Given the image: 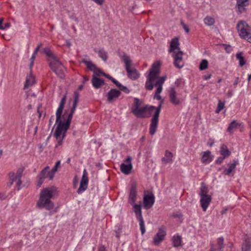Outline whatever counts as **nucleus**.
Segmentation results:
<instances>
[{
    "mask_svg": "<svg viewBox=\"0 0 251 251\" xmlns=\"http://www.w3.org/2000/svg\"><path fill=\"white\" fill-rule=\"evenodd\" d=\"M227 211V208H224L222 211H221V214L222 215L225 214Z\"/></svg>",
    "mask_w": 251,
    "mask_h": 251,
    "instance_id": "56",
    "label": "nucleus"
},
{
    "mask_svg": "<svg viewBox=\"0 0 251 251\" xmlns=\"http://www.w3.org/2000/svg\"><path fill=\"white\" fill-rule=\"evenodd\" d=\"M3 21V19L0 18V29L1 30H5L9 28L10 26V24L6 23L4 25H2Z\"/></svg>",
    "mask_w": 251,
    "mask_h": 251,
    "instance_id": "38",
    "label": "nucleus"
},
{
    "mask_svg": "<svg viewBox=\"0 0 251 251\" xmlns=\"http://www.w3.org/2000/svg\"><path fill=\"white\" fill-rule=\"evenodd\" d=\"M131 157L127 156V158L124 160L125 162H127V164L125 163H122L120 165L121 171L125 175H128L130 174L131 169H132V165L131 163Z\"/></svg>",
    "mask_w": 251,
    "mask_h": 251,
    "instance_id": "12",
    "label": "nucleus"
},
{
    "mask_svg": "<svg viewBox=\"0 0 251 251\" xmlns=\"http://www.w3.org/2000/svg\"><path fill=\"white\" fill-rule=\"evenodd\" d=\"M225 103L221 100H219L217 108L216 110V112L219 113L224 107Z\"/></svg>",
    "mask_w": 251,
    "mask_h": 251,
    "instance_id": "41",
    "label": "nucleus"
},
{
    "mask_svg": "<svg viewBox=\"0 0 251 251\" xmlns=\"http://www.w3.org/2000/svg\"><path fill=\"white\" fill-rule=\"evenodd\" d=\"M137 187L136 183H133L131 185L128 192V202L130 204L135 203L137 200Z\"/></svg>",
    "mask_w": 251,
    "mask_h": 251,
    "instance_id": "10",
    "label": "nucleus"
},
{
    "mask_svg": "<svg viewBox=\"0 0 251 251\" xmlns=\"http://www.w3.org/2000/svg\"><path fill=\"white\" fill-rule=\"evenodd\" d=\"M49 65L57 75L60 77L63 76L64 67L57 56L49 61Z\"/></svg>",
    "mask_w": 251,
    "mask_h": 251,
    "instance_id": "8",
    "label": "nucleus"
},
{
    "mask_svg": "<svg viewBox=\"0 0 251 251\" xmlns=\"http://www.w3.org/2000/svg\"><path fill=\"white\" fill-rule=\"evenodd\" d=\"M98 5H101L103 4L104 0H92Z\"/></svg>",
    "mask_w": 251,
    "mask_h": 251,
    "instance_id": "47",
    "label": "nucleus"
},
{
    "mask_svg": "<svg viewBox=\"0 0 251 251\" xmlns=\"http://www.w3.org/2000/svg\"><path fill=\"white\" fill-rule=\"evenodd\" d=\"M121 94L120 91L116 89H111L107 94V100L109 102H112L118 98Z\"/></svg>",
    "mask_w": 251,
    "mask_h": 251,
    "instance_id": "18",
    "label": "nucleus"
},
{
    "mask_svg": "<svg viewBox=\"0 0 251 251\" xmlns=\"http://www.w3.org/2000/svg\"><path fill=\"white\" fill-rule=\"evenodd\" d=\"M100 75H105V74L102 72L100 69L96 68V69L94 72V75H95L98 77Z\"/></svg>",
    "mask_w": 251,
    "mask_h": 251,
    "instance_id": "42",
    "label": "nucleus"
},
{
    "mask_svg": "<svg viewBox=\"0 0 251 251\" xmlns=\"http://www.w3.org/2000/svg\"><path fill=\"white\" fill-rule=\"evenodd\" d=\"M210 151H205V163H209L212 160V156L210 155Z\"/></svg>",
    "mask_w": 251,
    "mask_h": 251,
    "instance_id": "40",
    "label": "nucleus"
},
{
    "mask_svg": "<svg viewBox=\"0 0 251 251\" xmlns=\"http://www.w3.org/2000/svg\"><path fill=\"white\" fill-rule=\"evenodd\" d=\"M6 196L3 193H0V200L5 199Z\"/></svg>",
    "mask_w": 251,
    "mask_h": 251,
    "instance_id": "53",
    "label": "nucleus"
},
{
    "mask_svg": "<svg viewBox=\"0 0 251 251\" xmlns=\"http://www.w3.org/2000/svg\"><path fill=\"white\" fill-rule=\"evenodd\" d=\"M41 46H42V44H40L36 48V49H35V50H34V51L33 52H34V54H37V52L39 51V50H40Z\"/></svg>",
    "mask_w": 251,
    "mask_h": 251,
    "instance_id": "50",
    "label": "nucleus"
},
{
    "mask_svg": "<svg viewBox=\"0 0 251 251\" xmlns=\"http://www.w3.org/2000/svg\"><path fill=\"white\" fill-rule=\"evenodd\" d=\"M181 25H182L183 29L185 30L187 33H188L189 32V29L183 21H181Z\"/></svg>",
    "mask_w": 251,
    "mask_h": 251,
    "instance_id": "44",
    "label": "nucleus"
},
{
    "mask_svg": "<svg viewBox=\"0 0 251 251\" xmlns=\"http://www.w3.org/2000/svg\"><path fill=\"white\" fill-rule=\"evenodd\" d=\"M133 207V210L135 213L137 219L139 222V226L141 233L142 234L145 232V227L144 225V222L142 216V213L141 210V205L140 204H131Z\"/></svg>",
    "mask_w": 251,
    "mask_h": 251,
    "instance_id": "9",
    "label": "nucleus"
},
{
    "mask_svg": "<svg viewBox=\"0 0 251 251\" xmlns=\"http://www.w3.org/2000/svg\"><path fill=\"white\" fill-rule=\"evenodd\" d=\"M103 76H105V77L111 80L114 83V81H117V80L110 76L109 75L105 74V75H103Z\"/></svg>",
    "mask_w": 251,
    "mask_h": 251,
    "instance_id": "48",
    "label": "nucleus"
},
{
    "mask_svg": "<svg viewBox=\"0 0 251 251\" xmlns=\"http://www.w3.org/2000/svg\"><path fill=\"white\" fill-rule=\"evenodd\" d=\"M215 19L213 17L211 16H207L205 18V25L208 26H211L215 23Z\"/></svg>",
    "mask_w": 251,
    "mask_h": 251,
    "instance_id": "35",
    "label": "nucleus"
},
{
    "mask_svg": "<svg viewBox=\"0 0 251 251\" xmlns=\"http://www.w3.org/2000/svg\"><path fill=\"white\" fill-rule=\"evenodd\" d=\"M162 87L159 86L158 88H157L154 96V99H156L157 100H160L161 99V96H160V93L162 92Z\"/></svg>",
    "mask_w": 251,
    "mask_h": 251,
    "instance_id": "37",
    "label": "nucleus"
},
{
    "mask_svg": "<svg viewBox=\"0 0 251 251\" xmlns=\"http://www.w3.org/2000/svg\"><path fill=\"white\" fill-rule=\"evenodd\" d=\"M249 0H236V11L241 14L246 10V7L249 4Z\"/></svg>",
    "mask_w": 251,
    "mask_h": 251,
    "instance_id": "15",
    "label": "nucleus"
},
{
    "mask_svg": "<svg viewBox=\"0 0 251 251\" xmlns=\"http://www.w3.org/2000/svg\"><path fill=\"white\" fill-rule=\"evenodd\" d=\"M43 52L45 53L48 56V61H50L51 60L53 59L55 57H56L50 50L49 48H45L43 50Z\"/></svg>",
    "mask_w": 251,
    "mask_h": 251,
    "instance_id": "27",
    "label": "nucleus"
},
{
    "mask_svg": "<svg viewBox=\"0 0 251 251\" xmlns=\"http://www.w3.org/2000/svg\"><path fill=\"white\" fill-rule=\"evenodd\" d=\"M159 65L153 64L150 70L145 83V87L147 90H152L154 86H157V88L159 86L162 87L167 76L159 77Z\"/></svg>",
    "mask_w": 251,
    "mask_h": 251,
    "instance_id": "4",
    "label": "nucleus"
},
{
    "mask_svg": "<svg viewBox=\"0 0 251 251\" xmlns=\"http://www.w3.org/2000/svg\"><path fill=\"white\" fill-rule=\"evenodd\" d=\"M142 101L138 98H134V103L132 109V113L134 112L136 110H138L140 107Z\"/></svg>",
    "mask_w": 251,
    "mask_h": 251,
    "instance_id": "32",
    "label": "nucleus"
},
{
    "mask_svg": "<svg viewBox=\"0 0 251 251\" xmlns=\"http://www.w3.org/2000/svg\"><path fill=\"white\" fill-rule=\"evenodd\" d=\"M172 241L173 246L175 247H178L182 245L181 237L178 235H174L173 237Z\"/></svg>",
    "mask_w": 251,
    "mask_h": 251,
    "instance_id": "24",
    "label": "nucleus"
},
{
    "mask_svg": "<svg viewBox=\"0 0 251 251\" xmlns=\"http://www.w3.org/2000/svg\"><path fill=\"white\" fill-rule=\"evenodd\" d=\"M225 158V157L222 156V157H219L218 158V159L216 161V163L217 164H220L224 160V159Z\"/></svg>",
    "mask_w": 251,
    "mask_h": 251,
    "instance_id": "46",
    "label": "nucleus"
},
{
    "mask_svg": "<svg viewBox=\"0 0 251 251\" xmlns=\"http://www.w3.org/2000/svg\"><path fill=\"white\" fill-rule=\"evenodd\" d=\"M208 61L205 59V70L208 68Z\"/></svg>",
    "mask_w": 251,
    "mask_h": 251,
    "instance_id": "57",
    "label": "nucleus"
},
{
    "mask_svg": "<svg viewBox=\"0 0 251 251\" xmlns=\"http://www.w3.org/2000/svg\"><path fill=\"white\" fill-rule=\"evenodd\" d=\"M98 251H105V249L103 247H100Z\"/></svg>",
    "mask_w": 251,
    "mask_h": 251,
    "instance_id": "58",
    "label": "nucleus"
},
{
    "mask_svg": "<svg viewBox=\"0 0 251 251\" xmlns=\"http://www.w3.org/2000/svg\"><path fill=\"white\" fill-rule=\"evenodd\" d=\"M161 105L162 102L159 103L157 107L146 105L139 108L133 113L138 118H147L150 117L153 112L154 113L151 119L150 127V133L151 135H154L156 131Z\"/></svg>",
    "mask_w": 251,
    "mask_h": 251,
    "instance_id": "2",
    "label": "nucleus"
},
{
    "mask_svg": "<svg viewBox=\"0 0 251 251\" xmlns=\"http://www.w3.org/2000/svg\"><path fill=\"white\" fill-rule=\"evenodd\" d=\"M22 174L21 172H18L16 175L14 173L11 172L9 174V176L12 182L10 183V185H11L14 182H15L17 186H20L21 184V177Z\"/></svg>",
    "mask_w": 251,
    "mask_h": 251,
    "instance_id": "16",
    "label": "nucleus"
},
{
    "mask_svg": "<svg viewBox=\"0 0 251 251\" xmlns=\"http://www.w3.org/2000/svg\"><path fill=\"white\" fill-rule=\"evenodd\" d=\"M35 83L34 77L31 74L27 75L26 81L25 84L24 88H27Z\"/></svg>",
    "mask_w": 251,
    "mask_h": 251,
    "instance_id": "22",
    "label": "nucleus"
},
{
    "mask_svg": "<svg viewBox=\"0 0 251 251\" xmlns=\"http://www.w3.org/2000/svg\"><path fill=\"white\" fill-rule=\"evenodd\" d=\"M236 57V59L239 61V66L240 67H243L246 64L245 58L243 56V53L241 52L237 53Z\"/></svg>",
    "mask_w": 251,
    "mask_h": 251,
    "instance_id": "31",
    "label": "nucleus"
},
{
    "mask_svg": "<svg viewBox=\"0 0 251 251\" xmlns=\"http://www.w3.org/2000/svg\"><path fill=\"white\" fill-rule=\"evenodd\" d=\"M238 164V160L237 159L233 160V162L231 164H228V168L225 169L223 173L226 176H230L232 172L234 171L237 165Z\"/></svg>",
    "mask_w": 251,
    "mask_h": 251,
    "instance_id": "21",
    "label": "nucleus"
},
{
    "mask_svg": "<svg viewBox=\"0 0 251 251\" xmlns=\"http://www.w3.org/2000/svg\"><path fill=\"white\" fill-rule=\"evenodd\" d=\"M230 48V46H229L228 47H226V50L227 51L228 50H229V49Z\"/></svg>",
    "mask_w": 251,
    "mask_h": 251,
    "instance_id": "62",
    "label": "nucleus"
},
{
    "mask_svg": "<svg viewBox=\"0 0 251 251\" xmlns=\"http://www.w3.org/2000/svg\"><path fill=\"white\" fill-rule=\"evenodd\" d=\"M211 251H215V250L212 247L211 248Z\"/></svg>",
    "mask_w": 251,
    "mask_h": 251,
    "instance_id": "64",
    "label": "nucleus"
},
{
    "mask_svg": "<svg viewBox=\"0 0 251 251\" xmlns=\"http://www.w3.org/2000/svg\"><path fill=\"white\" fill-rule=\"evenodd\" d=\"M60 165V161L58 160L57 161L55 165L53 167V168L51 170L54 174L57 172L58 167Z\"/></svg>",
    "mask_w": 251,
    "mask_h": 251,
    "instance_id": "43",
    "label": "nucleus"
},
{
    "mask_svg": "<svg viewBox=\"0 0 251 251\" xmlns=\"http://www.w3.org/2000/svg\"><path fill=\"white\" fill-rule=\"evenodd\" d=\"M239 78L238 77H236L234 82V85H236L238 84L239 83Z\"/></svg>",
    "mask_w": 251,
    "mask_h": 251,
    "instance_id": "52",
    "label": "nucleus"
},
{
    "mask_svg": "<svg viewBox=\"0 0 251 251\" xmlns=\"http://www.w3.org/2000/svg\"><path fill=\"white\" fill-rule=\"evenodd\" d=\"M91 81L93 86L96 89L100 88L104 83L103 79L100 78L95 75L92 76Z\"/></svg>",
    "mask_w": 251,
    "mask_h": 251,
    "instance_id": "20",
    "label": "nucleus"
},
{
    "mask_svg": "<svg viewBox=\"0 0 251 251\" xmlns=\"http://www.w3.org/2000/svg\"><path fill=\"white\" fill-rule=\"evenodd\" d=\"M57 195V188L52 186L43 189L37 202V206L40 209H45L50 210L53 209L54 204L51 199Z\"/></svg>",
    "mask_w": 251,
    "mask_h": 251,
    "instance_id": "3",
    "label": "nucleus"
},
{
    "mask_svg": "<svg viewBox=\"0 0 251 251\" xmlns=\"http://www.w3.org/2000/svg\"><path fill=\"white\" fill-rule=\"evenodd\" d=\"M173 153L168 151H165V156L162 158V160L164 163H168L172 161Z\"/></svg>",
    "mask_w": 251,
    "mask_h": 251,
    "instance_id": "25",
    "label": "nucleus"
},
{
    "mask_svg": "<svg viewBox=\"0 0 251 251\" xmlns=\"http://www.w3.org/2000/svg\"><path fill=\"white\" fill-rule=\"evenodd\" d=\"M79 97V93L75 91L74 93L73 100L70 99L69 100L70 103L72 100L73 105L67 116V120L64 122H62L61 119L62 118V119L65 120V114L62 115V114L66 100V94H65L61 100L59 106L56 111L55 124H57V126L54 133V136L57 141V144L55 146V148H58L63 143V141L66 136V133L70 126L73 114L78 103Z\"/></svg>",
    "mask_w": 251,
    "mask_h": 251,
    "instance_id": "1",
    "label": "nucleus"
},
{
    "mask_svg": "<svg viewBox=\"0 0 251 251\" xmlns=\"http://www.w3.org/2000/svg\"><path fill=\"white\" fill-rule=\"evenodd\" d=\"M251 249V242L249 240H245L242 244V251H250Z\"/></svg>",
    "mask_w": 251,
    "mask_h": 251,
    "instance_id": "29",
    "label": "nucleus"
},
{
    "mask_svg": "<svg viewBox=\"0 0 251 251\" xmlns=\"http://www.w3.org/2000/svg\"><path fill=\"white\" fill-rule=\"evenodd\" d=\"M82 62L85 64L88 69L92 71L93 73L96 69L97 67L91 61L83 60Z\"/></svg>",
    "mask_w": 251,
    "mask_h": 251,
    "instance_id": "34",
    "label": "nucleus"
},
{
    "mask_svg": "<svg viewBox=\"0 0 251 251\" xmlns=\"http://www.w3.org/2000/svg\"><path fill=\"white\" fill-rule=\"evenodd\" d=\"M241 124L237 123L236 121L233 120L229 125L227 131L232 134L234 129L238 128L241 126Z\"/></svg>",
    "mask_w": 251,
    "mask_h": 251,
    "instance_id": "23",
    "label": "nucleus"
},
{
    "mask_svg": "<svg viewBox=\"0 0 251 251\" xmlns=\"http://www.w3.org/2000/svg\"><path fill=\"white\" fill-rule=\"evenodd\" d=\"M49 167L45 168L41 172L39 176L44 179L49 178L50 180L52 179L54 177V173L51 171H49Z\"/></svg>",
    "mask_w": 251,
    "mask_h": 251,
    "instance_id": "17",
    "label": "nucleus"
},
{
    "mask_svg": "<svg viewBox=\"0 0 251 251\" xmlns=\"http://www.w3.org/2000/svg\"><path fill=\"white\" fill-rule=\"evenodd\" d=\"M249 127L250 128V137L251 138V124H250L249 125Z\"/></svg>",
    "mask_w": 251,
    "mask_h": 251,
    "instance_id": "60",
    "label": "nucleus"
},
{
    "mask_svg": "<svg viewBox=\"0 0 251 251\" xmlns=\"http://www.w3.org/2000/svg\"><path fill=\"white\" fill-rule=\"evenodd\" d=\"M88 184V174L86 169L83 171L82 176L80 182L79 187L77 190V193L81 194L85 191L87 188Z\"/></svg>",
    "mask_w": 251,
    "mask_h": 251,
    "instance_id": "11",
    "label": "nucleus"
},
{
    "mask_svg": "<svg viewBox=\"0 0 251 251\" xmlns=\"http://www.w3.org/2000/svg\"><path fill=\"white\" fill-rule=\"evenodd\" d=\"M100 57L104 61H106L107 60L108 55L107 52L104 50L103 49H99L98 51H96Z\"/></svg>",
    "mask_w": 251,
    "mask_h": 251,
    "instance_id": "30",
    "label": "nucleus"
},
{
    "mask_svg": "<svg viewBox=\"0 0 251 251\" xmlns=\"http://www.w3.org/2000/svg\"><path fill=\"white\" fill-rule=\"evenodd\" d=\"M178 39L176 37L173 38L170 43L169 52L172 53L174 58V64L178 68H182L184 66L182 61L183 52L180 50Z\"/></svg>",
    "mask_w": 251,
    "mask_h": 251,
    "instance_id": "5",
    "label": "nucleus"
},
{
    "mask_svg": "<svg viewBox=\"0 0 251 251\" xmlns=\"http://www.w3.org/2000/svg\"><path fill=\"white\" fill-rule=\"evenodd\" d=\"M207 190L205 188V211L206 210V209L211 201V196L207 195Z\"/></svg>",
    "mask_w": 251,
    "mask_h": 251,
    "instance_id": "36",
    "label": "nucleus"
},
{
    "mask_svg": "<svg viewBox=\"0 0 251 251\" xmlns=\"http://www.w3.org/2000/svg\"><path fill=\"white\" fill-rule=\"evenodd\" d=\"M237 29L241 38L247 40L248 42H251V33L250 30V27L246 22L240 21L237 25Z\"/></svg>",
    "mask_w": 251,
    "mask_h": 251,
    "instance_id": "7",
    "label": "nucleus"
},
{
    "mask_svg": "<svg viewBox=\"0 0 251 251\" xmlns=\"http://www.w3.org/2000/svg\"><path fill=\"white\" fill-rule=\"evenodd\" d=\"M36 54H34V52L33 53L32 56L30 58V60L34 61V59L35 58Z\"/></svg>",
    "mask_w": 251,
    "mask_h": 251,
    "instance_id": "54",
    "label": "nucleus"
},
{
    "mask_svg": "<svg viewBox=\"0 0 251 251\" xmlns=\"http://www.w3.org/2000/svg\"><path fill=\"white\" fill-rule=\"evenodd\" d=\"M38 178H39V179L37 182V184L39 187H40L41 185L42 184L44 179L43 178H42V177H41V176L39 175L38 176Z\"/></svg>",
    "mask_w": 251,
    "mask_h": 251,
    "instance_id": "45",
    "label": "nucleus"
},
{
    "mask_svg": "<svg viewBox=\"0 0 251 251\" xmlns=\"http://www.w3.org/2000/svg\"><path fill=\"white\" fill-rule=\"evenodd\" d=\"M114 84L120 89V90L126 94H128L130 92L129 90L125 86L123 85L118 81H114Z\"/></svg>",
    "mask_w": 251,
    "mask_h": 251,
    "instance_id": "33",
    "label": "nucleus"
},
{
    "mask_svg": "<svg viewBox=\"0 0 251 251\" xmlns=\"http://www.w3.org/2000/svg\"><path fill=\"white\" fill-rule=\"evenodd\" d=\"M220 153L224 157H228L230 154V151L228 150L226 145L223 144L220 148Z\"/></svg>",
    "mask_w": 251,
    "mask_h": 251,
    "instance_id": "26",
    "label": "nucleus"
},
{
    "mask_svg": "<svg viewBox=\"0 0 251 251\" xmlns=\"http://www.w3.org/2000/svg\"><path fill=\"white\" fill-rule=\"evenodd\" d=\"M30 63L29 67L31 68L34 64V61H32V60H30Z\"/></svg>",
    "mask_w": 251,
    "mask_h": 251,
    "instance_id": "59",
    "label": "nucleus"
},
{
    "mask_svg": "<svg viewBox=\"0 0 251 251\" xmlns=\"http://www.w3.org/2000/svg\"><path fill=\"white\" fill-rule=\"evenodd\" d=\"M166 235L165 229L163 227L159 228L158 231L153 238V242L155 245H159L164 239Z\"/></svg>",
    "mask_w": 251,
    "mask_h": 251,
    "instance_id": "14",
    "label": "nucleus"
},
{
    "mask_svg": "<svg viewBox=\"0 0 251 251\" xmlns=\"http://www.w3.org/2000/svg\"><path fill=\"white\" fill-rule=\"evenodd\" d=\"M200 70H204V59L201 60L200 65Z\"/></svg>",
    "mask_w": 251,
    "mask_h": 251,
    "instance_id": "49",
    "label": "nucleus"
},
{
    "mask_svg": "<svg viewBox=\"0 0 251 251\" xmlns=\"http://www.w3.org/2000/svg\"><path fill=\"white\" fill-rule=\"evenodd\" d=\"M155 201L153 195H145L143 197V204L144 208L149 209L152 207Z\"/></svg>",
    "mask_w": 251,
    "mask_h": 251,
    "instance_id": "13",
    "label": "nucleus"
},
{
    "mask_svg": "<svg viewBox=\"0 0 251 251\" xmlns=\"http://www.w3.org/2000/svg\"><path fill=\"white\" fill-rule=\"evenodd\" d=\"M223 245H224V238L222 237L219 238L217 240V246H218V249L219 251H222V249L223 248Z\"/></svg>",
    "mask_w": 251,
    "mask_h": 251,
    "instance_id": "39",
    "label": "nucleus"
},
{
    "mask_svg": "<svg viewBox=\"0 0 251 251\" xmlns=\"http://www.w3.org/2000/svg\"><path fill=\"white\" fill-rule=\"evenodd\" d=\"M211 75V74H208L207 75H205V76H204L205 80H207V79L210 78Z\"/></svg>",
    "mask_w": 251,
    "mask_h": 251,
    "instance_id": "55",
    "label": "nucleus"
},
{
    "mask_svg": "<svg viewBox=\"0 0 251 251\" xmlns=\"http://www.w3.org/2000/svg\"><path fill=\"white\" fill-rule=\"evenodd\" d=\"M251 74H250L248 75V80L249 82L251 80Z\"/></svg>",
    "mask_w": 251,
    "mask_h": 251,
    "instance_id": "61",
    "label": "nucleus"
},
{
    "mask_svg": "<svg viewBox=\"0 0 251 251\" xmlns=\"http://www.w3.org/2000/svg\"><path fill=\"white\" fill-rule=\"evenodd\" d=\"M214 140L212 139H209V140L207 142V145H209L210 147H211L213 144H214Z\"/></svg>",
    "mask_w": 251,
    "mask_h": 251,
    "instance_id": "51",
    "label": "nucleus"
},
{
    "mask_svg": "<svg viewBox=\"0 0 251 251\" xmlns=\"http://www.w3.org/2000/svg\"><path fill=\"white\" fill-rule=\"evenodd\" d=\"M82 87H83V85H80V86H79L78 89H79V90H80V89H81L82 88Z\"/></svg>",
    "mask_w": 251,
    "mask_h": 251,
    "instance_id": "63",
    "label": "nucleus"
},
{
    "mask_svg": "<svg viewBox=\"0 0 251 251\" xmlns=\"http://www.w3.org/2000/svg\"><path fill=\"white\" fill-rule=\"evenodd\" d=\"M122 58L125 64L128 76L132 80L137 79L139 77V74L135 69L132 67V63L129 56L125 54Z\"/></svg>",
    "mask_w": 251,
    "mask_h": 251,
    "instance_id": "6",
    "label": "nucleus"
},
{
    "mask_svg": "<svg viewBox=\"0 0 251 251\" xmlns=\"http://www.w3.org/2000/svg\"><path fill=\"white\" fill-rule=\"evenodd\" d=\"M200 195L201 196V205L204 210V182H201V192L200 193Z\"/></svg>",
    "mask_w": 251,
    "mask_h": 251,
    "instance_id": "28",
    "label": "nucleus"
},
{
    "mask_svg": "<svg viewBox=\"0 0 251 251\" xmlns=\"http://www.w3.org/2000/svg\"><path fill=\"white\" fill-rule=\"evenodd\" d=\"M169 98L171 102L175 105H178L180 103V100L177 97L176 92L174 89L170 91Z\"/></svg>",
    "mask_w": 251,
    "mask_h": 251,
    "instance_id": "19",
    "label": "nucleus"
}]
</instances>
